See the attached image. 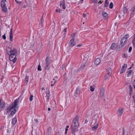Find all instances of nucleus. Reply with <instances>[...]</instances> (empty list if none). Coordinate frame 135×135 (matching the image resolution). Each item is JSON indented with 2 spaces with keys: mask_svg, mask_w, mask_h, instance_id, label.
<instances>
[{
  "mask_svg": "<svg viewBox=\"0 0 135 135\" xmlns=\"http://www.w3.org/2000/svg\"><path fill=\"white\" fill-rule=\"evenodd\" d=\"M19 98L15 100L14 102L11 104L9 106H8L6 108L7 110L6 114L9 112L12 109L15 108L18 105L19 102Z\"/></svg>",
  "mask_w": 135,
  "mask_h": 135,
  "instance_id": "nucleus-1",
  "label": "nucleus"
},
{
  "mask_svg": "<svg viewBox=\"0 0 135 135\" xmlns=\"http://www.w3.org/2000/svg\"><path fill=\"white\" fill-rule=\"evenodd\" d=\"M79 116L76 115L73 120L71 127H79Z\"/></svg>",
  "mask_w": 135,
  "mask_h": 135,
  "instance_id": "nucleus-2",
  "label": "nucleus"
},
{
  "mask_svg": "<svg viewBox=\"0 0 135 135\" xmlns=\"http://www.w3.org/2000/svg\"><path fill=\"white\" fill-rule=\"evenodd\" d=\"M127 41V40L125 38V37H123L120 40V44L118 45L117 47L119 49L122 48Z\"/></svg>",
  "mask_w": 135,
  "mask_h": 135,
  "instance_id": "nucleus-3",
  "label": "nucleus"
},
{
  "mask_svg": "<svg viewBox=\"0 0 135 135\" xmlns=\"http://www.w3.org/2000/svg\"><path fill=\"white\" fill-rule=\"evenodd\" d=\"M1 5L2 11L5 13L7 12V9L6 6V4L4 1H1Z\"/></svg>",
  "mask_w": 135,
  "mask_h": 135,
  "instance_id": "nucleus-4",
  "label": "nucleus"
},
{
  "mask_svg": "<svg viewBox=\"0 0 135 135\" xmlns=\"http://www.w3.org/2000/svg\"><path fill=\"white\" fill-rule=\"evenodd\" d=\"M46 66H45V69H49L50 66V60L49 57H47L46 58Z\"/></svg>",
  "mask_w": 135,
  "mask_h": 135,
  "instance_id": "nucleus-5",
  "label": "nucleus"
},
{
  "mask_svg": "<svg viewBox=\"0 0 135 135\" xmlns=\"http://www.w3.org/2000/svg\"><path fill=\"white\" fill-rule=\"evenodd\" d=\"M93 56L90 54H86L84 56L83 60L85 61H88L90 60Z\"/></svg>",
  "mask_w": 135,
  "mask_h": 135,
  "instance_id": "nucleus-6",
  "label": "nucleus"
},
{
  "mask_svg": "<svg viewBox=\"0 0 135 135\" xmlns=\"http://www.w3.org/2000/svg\"><path fill=\"white\" fill-rule=\"evenodd\" d=\"M8 55H12L13 56H16L17 55V50L16 49H14L12 50H11L8 53Z\"/></svg>",
  "mask_w": 135,
  "mask_h": 135,
  "instance_id": "nucleus-7",
  "label": "nucleus"
},
{
  "mask_svg": "<svg viewBox=\"0 0 135 135\" xmlns=\"http://www.w3.org/2000/svg\"><path fill=\"white\" fill-rule=\"evenodd\" d=\"M112 69L111 68H107V74L105 76V79H108L109 77L110 76L111 74L110 73V72H111Z\"/></svg>",
  "mask_w": 135,
  "mask_h": 135,
  "instance_id": "nucleus-8",
  "label": "nucleus"
},
{
  "mask_svg": "<svg viewBox=\"0 0 135 135\" xmlns=\"http://www.w3.org/2000/svg\"><path fill=\"white\" fill-rule=\"evenodd\" d=\"M9 60L10 61H12L13 63H15L17 60L16 56L15 55H9Z\"/></svg>",
  "mask_w": 135,
  "mask_h": 135,
  "instance_id": "nucleus-9",
  "label": "nucleus"
},
{
  "mask_svg": "<svg viewBox=\"0 0 135 135\" xmlns=\"http://www.w3.org/2000/svg\"><path fill=\"white\" fill-rule=\"evenodd\" d=\"M99 123H96L95 120H93L92 121L91 123L90 126H93V127H98L99 126Z\"/></svg>",
  "mask_w": 135,
  "mask_h": 135,
  "instance_id": "nucleus-10",
  "label": "nucleus"
},
{
  "mask_svg": "<svg viewBox=\"0 0 135 135\" xmlns=\"http://www.w3.org/2000/svg\"><path fill=\"white\" fill-rule=\"evenodd\" d=\"M76 42L74 41V40H71L70 41L69 44V47H72L75 45Z\"/></svg>",
  "mask_w": 135,
  "mask_h": 135,
  "instance_id": "nucleus-11",
  "label": "nucleus"
},
{
  "mask_svg": "<svg viewBox=\"0 0 135 135\" xmlns=\"http://www.w3.org/2000/svg\"><path fill=\"white\" fill-rule=\"evenodd\" d=\"M127 67V64H124L122 66V69L120 70V73L121 74L124 72L125 71Z\"/></svg>",
  "mask_w": 135,
  "mask_h": 135,
  "instance_id": "nucleus-12",
  "label": "nucleus"
},
{
  "mask_svg": "<svg viewBox=\"0 0 135 135\" xmlns=\"http://www.w3.org/2000/svg\"><path fill=\"white\" fill-rule=\"evenodd\" d=\"M124 112V109L122 108H119L118 110L117 113L119 116H120Z\"/></svg>",
  "mask_w": 135,
  "mask_h": 135,
  "instance_id": "nucleus-13",
  "label": "nucleus"
},
{
  "mask_svg": "<svg viewBox=\"0 0 135 135\" xmlns=\"http://www.w3.org/2000/svg\"><path fill=\"white\" fill-rule=\"evenodd\" d=\"M101 60L99 58H98L95 60L94 64L96 66L98 65L100 63Z\"/></svg>",
  "mask_w": 135,
  "mask_h": 135,
  "instance_id": "nucleus-14",
  "label": "nucleus"
},
{
  "mask_svg": "<svg viewBox=\"0 0 135 135\" xmlns=\"http://www.w3.org/2000/svg\"><path fill=\"white\" fill-rule=\"evenodd\" d=\"M9 34L10 40L12 42L13 41V36L12 35V28H11L10 29V31L9 33Z\"/></svg>",
  "mask_w": 135,
  "mask_h": 135,
  "instance_id": "nucleus-15",
  "label": "nucleus"
},
{
  "mask_svg": "<svg viewBox=\"0 0 135 135\" xmlns=\"http://www.w3.org/2000/svg\"><path fill=\"white\" fill-rule=\"evenodd\" d=\"M61 6H62V7L63 9H65V0H63L62 1H61L60 6L61 7Z\"/></svg>",
  "mask_w": 135,
  "mask_h": 135,
  "instance_id": "nucleus-16",
  "label": "nucleus"
},
{
  "mask_svg": "<svg viewBox=\"0 0 135 135\" xmlns=\"http://www.w3.org/2000/svg\"><path fill=\"white\" fill-rule=\"evenodd\" d=\"M42 45H41V44L37 46V51L39 52H40L41 51L42 48Z\"/></svg>",
  "mask_w": 135,
  "mask_h": 135,
  "instance_id": "nucleus-17",
  "label": "nucleus"
},
{
  "mask_svg": "<svg viewBox=\"0 0 135 135\" xmlns=\"http://www.w3.org/2000/svg\"><path fill=\"white\" fill-rule=\"evenodd\" d=\"M87 66L86 63V62L85 63L82 64L80 67V70H83L85 68V67Z\"/></svg>",
  "mask_w": 135,
  "mask_h": 135,
  "instance_id": "nucleus-18",
  "label": "nucleus"
},
{
  "mask_svg": "<svg viewBox=\"0 0 135 135\" xmlns=\"http://www.w3.org/2000/svg\"><path fill=\"white\" fill-rule=\"evenodd\" d=\"M100 95L102 97H103L104 95V88L102 87L100 89Z\"/></svg>",
  "mask_w": 135,
  "mask_h": 135,
  "instance_id": "nucleus-19",
  "label": "nucleus"
},
{
  "mask_svg": "<svg viewBox=\"0 0 135 135\" xmlns=\"http://www.w3.org/2000/svg\"><path fill=\"white\" fill-rule=\"evenodd\" d=\"M72 133V134L74 133L75 132L77 131L78 130L77 127H72L71 128Z\"/></svg>",
  "mask_w": 135,
  "mask_h": 135,
  "instance_id": "nucleus-20",
  "label": "nucleus"
},
{
  "mask_svg": "<svg viewBox=\"0 0 135 135\" xmlns=\"http://www.w3.org/2000/svg\"><path fill=\"white\" fill-rule=\"evenodd\" d=\"M91 99H93V100H94L95 101H96L98 100V97L97 95H92L91 96Z\"/></svg>",
  "mask_w": 135,
  "mask_h": 135,
  "instance_id": "nucleus-21",
  "label": "nucleus"
},
{
  "mask_svg": "<svg viewBox=\"0 0 135 135\" xmlns=\"http://www.w3.org/2000/svg\"><path fill=\"white\" fill-rule=\"evenodd\" d=\"M91 119V118H89V117H87L86 119L84 121L83 120V121L82 122L83 123H86L88 121L90 120Z\"/></svg>",
  "mask_w": 135,
  "mask_h": 135,
  "instance_id": "nucleus-22",
  "label": "nucleus"
},
{
  "mask_svg": "<svg viewBox=\"0 0 135 135\" xmlns=\"http://www.w3.org/2000/svg\"><path fill=\"white\" fill-rule=\"evenodd\" d=\"M80 89L79 88H77L75 93V95H76V96H77V95L79 94H80Z\"/></svg>",
  "mask_w": 135,
  "mask_h": 135,
  "instance_id": "nucleus-23",
  "label": "nucleus"
},
{
  "mask_svg": "<svg viewBox=\"0 0 135 135\" xmlns=\"http://www.w3.org/2000/svg\"><path fill=\"white\" fill-rule=\"evenodd\" d=\"M36 44L38 45H40V44L42 45V42L41 39H39L36 41Z\"/></svg>",
  "mask_w": 135,
  "mask_h": 135,
  "instance_id": "nucleus-24",
  "label": "nucleus"
},
{
  "mask_svg": "<svg viewBox=\"0 0 135 135\" xmlns=\"http://www.w3.org/2000/svg\"><path fill=\"white\" fill-rule=\"evenodd\" d=\"M116 44L115 43L113 44L110 47V49L112 50L115 49L116 48Z\"/></svg>",
  "mask_w": 135,
  "mask_h": 135,
  "instance_id": "nucleus-25",
  "label": "nucleus"
},
{
  "mask_svg": "<svg viewBox=\"0 0 135 135\" xmlns=\"http://www.w3.org/2000/svg\"><path fill=\"white\" fill-rule=\"evenodd\" d=\"M132 70H129L128 71H127L126 72V73L127 74V76L129 77L132 74Z\"/></svg>",
  "mask_w": 135,
  "mask_h": 135,
  "instance_id": "nucleus-26",
  "label": "nucleus"
},
{
  "mask_svg": "<svg viewBox=\"0 0 135 135\" xmlns=\"http://www.w3.org/2000/svg\"><path fill=\"white\" fill-rule=\"evenodd\" d=\"M46 96H47V99L49 100V99L50 96V92L49 90H47L46 92Z\"/></svg>",
  "mask_w": 135,
  "mask_h": 135,
  "instance_id": "nucleus-27",
  "label": "nucleus"
},
{
  "mask_svg": "<svg viewBox=\"0 0 135 135\" xmlns=\"http://www.w3.org/2000/svg\"><path fill=\"white\" fill-rule=\"evenodd\" d=\"M17 119L15 117L13 118L12 120V124H15L17 122Z\"/></svg>",
  "mask_w": 135,
  "mask_h": 135,
  "instance_id": "nucleus-28",
  "label": "nucleus"
},
{
  "mask_svg": "<svg viewBox=\"0 0 135 135\" xmlns=\"http://www.w3.org/2000/svg\"><path fill=\"white\" fill-rule=\"evenodd\" d=\"M17 111V109L15 108L11 112L10 115L12 116Z\"/></svg>",
  "mask_w": 135,
  "mask_h": 135,
  "instance_id": "nucleus-29",
  "label": "nucleus"
},
{
  "mask_svg": "<svg viewBox=\"0 0 135 135\" xmlns=\"http://www.w3.org/2000/svg\"><path fill=\"white\" fill-rule=\"evenodd\" d=\"M67 29V27H66L63 30V31L62 32V33L64 35V36L63 37V38H64L65 36L66 33V29Z\"/></svg>",
  "mask_w": 135,
  "mask_h": 135,
  "instance_id": "nucleus-30",
  "label": "nucleus"
},
{
  "mask_svg": "<svg viewBox=\"0 0 135 135\" xmlns=\"http://www.w3.org/2000/svg\"><path fill=\"white\" fill-rule=\"evenodd\" d=\"M5 103L4 102H2L0 104V108H3L5 107Z\"/></svg>",
  "mask_w": 135,
  "mask_h": 135,
  "instance_id": "nucleus-31",
  "label": "nucleus"
},
{
  "mask_svg": "<svg viewBox=\"0 0 135 135\" xmlns=\"http://www.w3.org/2000/svg\"><path fill=\"white\" fill-rule=\"evenodd\" d=\"M76 36V33H73L71 35V36L72 37V38L71 40H74V39Z\"/></svg>",
  "mask_w": 135,
  "mask_h": 135,
  "instance_id": "nucleus-32",
  "label": "nucleus"
},
{
  "mask_svg": "<svg viewBox=\"0 0 135 135\" xmlns=\"http://www.w3.org/2000/svg\"><path fill=\"white\" fill-rule=\"evenodd\" d=\"M102 15L103 17H106L108 16V14L105 12H103L102 13Z\"/></svg>",
  "mask_w": 135,
  "mask_h": 135,
  "instance_id": "nucleus-33",
  "label": "nucleus"
},
{
  "mask_svg": "<svg viewBox=\"0 0 135 135\" xmlns=\"http://www.w3.org/2000/svg\"><path fill=\"white\" fill-rule=\"evenodd\" d=\"M127 11V9L126 7H124L123 9V13L124 14H125Z\"/></svg>",
  "mask_w": 135,
  "mask_h": 135,
  "instance_id": "nucleus-34",
  "label": "nucleus"
},
{
  "mask_svg": "<svg viewBox=\"0 0 135 135\" xmlns=\"http://www.w3.org/2000/svg\"><path fill=\"white\" fill-rule=\"evenodd\" d=\"M16 2L19 4H21L22 3V0H15Z\"/></svg>",
  "mask_w": 135,
  "mask_h": 135,
  "instance_id": "nucleus-35",
  "label": "nucleus"
},
{
  "mask_svg": "<svg viewBox=\"0 0 135 135\" xmlns=\"http://www.w3.org/2000/svg\"><path fill=\"white\" fill-rule=\"evenodd\" d=\"M29 79V77L28 76H26L25 79V81L26 83H27L28 82V81Z\"/></svg>",
  "mask_w": 135,
  "mask_h": 135,
  "instance_id": "nucleus-36",
  "label": "nucleus"
},
{
  "mask_svg": "<svg viewBox=\"0 0 135 135\" xmlns=\"http://www.w3.org/2000/svg\"><path fill=\"white\" fill-rule=\"evenodd\" d=\"M131 10L133 13H135V5L133 7Z\"/></svg>",
  "mask_w": 135,
  "mask_h": 135,
  "instance_id": "nucleus-37",
  "label": "nucleus"
},
{
  "mask_svg": "<svg viewBox=\"0 0 135 135\" xmlns=\"http://www.w3.org/2000/svg\"><path fill=\"white\" fill-rule=\"evenodd\" d=\"M44 31L43 30H41V32L39 33V34L40 36H41L42 35V33L44 32Z\"/></svg>",
  "mask_w": 135,
  "mask_h": 135,
  "instance_id": "nucleus-38",
  "label": "nucleus"
},
{
  "mask_svg": "<svg viewBox=\"0 0 135 135\" xmlns=\"http://www.w3.org/2000/svg\"><path fill=\"white\" fill-rule=\"evenodd\" d=\"M90 90L92 91L93 92L94 91V88L92 86H91L90 87Z\"/></svg>",
  "mask_w": 135,
  "mask_h": 135,
  "instance_id": "nucleus-39",
  "label": "nucleus"
},
{
  "mask_svg": "<svg viewBox=\"0 0 135 135\" xmlns=\"http://www.w3.org/2000/svg\"><path fill=\"white\" fill-rule=\"evenodd\" d=\"M33 96L32 95H31L30 96V97L29 98V100L30 101H31L33 100Z\"/></svg>",
  "mask_w": 135,
  "mask_h": 135,
  "instance_id": "nucleus-40",
  "label": "nucleus"
},
{
  "mask_svg": "<svg viewBox=\"0 0 135 135\" xmlns=\"http://www.w3.org/2000/svg\"><path fill=\"white\" fill-rule=\"evenodd\" d=\"M113 7V3H111L110 4L109 7L110 8H112Z\"/></svg>",
  "mask_w": 135,
  "mask_h": 135,
  "instance_id": "nucleus-41",
  "label": "nucleus"
},
{
  "mask_svg": "<svg viewBox=\"0 0 135 135\" xmlns=\"http://www.w3.org/2000/svg\"><path fill=\"white\" fill-rule=\"evenodd\" d=\"M51 127H49V128H48L47 129V131L48 132H49V133L51 132Z\"/></svg>",
  "mask_w": 135,
  "mask_h": 135,
  "instance_id": "nucleus-42",
  "label": "nucleus"
},
{
  "mask_svg": "<svg viewBox=\"0 0 135 135\" xmlns=\"http://www.w3.org/2000/svg\"><path fill=\"white\" fill-rule=\"evenodd\" d=\"M109 5V3L108 2H105L104 5V7H107Z\"/></svg>",
  "mask_w": 135,
  "mask_h": 135,
  "instance_id": "nucleus-43",
  "label": "nucleus"
},
{
  "mask_svg": "<svg viewBox=\"0 0 135 135\" xmlns=\"http://www.w3.org/2000/svg\"><path fill=\"white\" fill-rule=\"evenodd\" d=\"M41 66L40 65H39L38 66V70L39 71H41Z\"/></svg>",
  "mask_w": 135,
  "mask_h": 135,
  "instance_id": "nucleus-44",
  "label": "nucleus"
},
{
  "mask_svg": "<svg viewBox=\"0 0 135 135\" xmlns=\"http://www.w3.org/2000/svg\"><path fill=\"white\" fill-rule=\"evenodd\" d=\"M124 37H125V38L127 39L129 37V35L128 34H127L125 35Z\"/></svg>",
  "mask_w": 135,
  "mask_h": 135,
  "instance_id": "nucleus-45",
  "label": "nucleus"
},
{
  "mask_svg": "<svg viewBox=\"0 0 135 135\" xmlns=\"http://www.w3.org/2000/svg\"><path fill=\"white\" fill-rule=\"evenodd\" d=\"M98 127H92L91 128V129L92 130H94L95 131L97 129Z\"/></svg>",
  "mask_w": 135,
  "mask_h": 135,
  "instance_id": "nucleus-46",
  "label": "nucleus"
},
{
  "mask_svg": "<svg viewBox=\"0 0 135 135\" xmlns=\"http://www.w3.org/2000/svg\"><path fill=\"white\" fill-rule=\"evenodd\" d=\"M43 22H44V20L42 18L41 19V24H42V25H43Z\"/></svg>",
  "mask_w": 135,
  "mask_h": 135,
  "instance_id": "nucleus-47",
  "label": "nucleus"
},
{
  "mask_svg": "<svg viewBox=\"0 0 135 135\" xmlns=\"http://www.w3.org/2000/svg\"><path fill=\"white\" fill-rule=\"evenodd\" d=\"M6 34L5 33L4 34V35L2 36V38H3V39L4 40H5L6 38V36H5Z\"/></svg>",
  "mask_w": 135,
  "mask_h": 135,
  "instance_id": "nucleus-48",
  "label": "nucleus"
},
{
  "mask_svg": "<svg viewBox=\"0 0 135 135\" xmlns=\"http://www.w3.org/2000/svg\"><path fill=\"white\" fill-rule=\"evenodd\" d=\"M132 50V47H129V50H128V52H131Z\"/></svg>",
  "mask_w": 135,
  "mask_h": 135,
  "instance_id": "nucleus-49",
  "label": "nucleus"
},
{
  "mask_svg": "<svg viewBox=\"0 0 135 135\" xmlns=\"http://www.w3.org/2000/svg\"><path fill=\"white\" fill-rule=\"evenodd\" d=\"M129 89L130 90V91H132V87L131 85H129Z\"/></svg>",
  "mask_w": 135,
  "mask_h": 135,
  "instance_id": "nucleus-50",
  "label": "nucleus"
},
{
  "mask_svg": "<svg viewBox=\"0 0 135 135\" xmlns=\"http://www.w3.org/2000/svg\"><path fill=\"white\" fill-rule=\"evenodd\" d=\"M34 121H35V122H36V123H39L38 122V120L37 119H35L34 120Z\"/></svg>",
  "mask_w": 135,
  "mask_h": 135,
  "instance_id": "nucleus-51",
  "label": "nucleus"
},
{
  "mask_svg": "<svg viewBox=\"0 0 135 135\" xmlns=\"http://www.w3.org/2000/svg\"><path fill=\"white\" fill-rule=\"evenodd\" d=\"M135 41V38H133V39L132 40V42L133 45H134V44H135V43H134Z\"/></svg>",
  "mask_w": 135,
  "mask_h": 135,
  "instance_id": "nucleus-52",
  "label": "nucleus"
},
{
  "mask_svg": "<svg viewBox=\"0 0 135 135\" xmlns=\"http://www.w3.org/2000/svg\"><path fill=\"white\" fill-rule=\"evenodd\" d=\"M56 11L57 12L60 13L61 12V11L59 9H56Z\"/></svg>",
  "mask_w": 135,
  "mask_h": 135,
  "instance_id": "nucleus-53",
  "label": "nucleus"
},
{
  "mask_svg": "<svg viewBox=\"0 0 135 135\" xmlns=\"http://www.w3.org/2000/svg\"><path fill=\"white\" fill-rule=\"evenodd\" d=\"M11 131V129H8L7 130V132L8 133L10 132Z\"/></svg>",
  "mask_w": 135,
  "mask_h": 135,
  "instance_id": "nucleus-54",
  "label": "nucleus"
},
{
  "mask_svg": "<svg viewBox=\"0 0 135 135\" xmlns=\"http://www.w3.org/2000/svg\"><path fill=\"white\" fill-rule=\"evenodd\" d=\"M56 82V81H54V84H52L51 85V86H53L54 85V84H55V83Z\"/></svg>",
  "mask_w": 135,
  "mask_h": 135,
  "instance_id": "nucleus-55",
  "label": "nucleus"
},
{
  "mask_svg": "<svg viewBox=\"0 0 135 135\" xmlns=\"http://www.w3.org/2000/svg\"><path fill=\"white\" fill-rule=\"evenodd\" d=\"M98 0H93V2L94 3H97V1Z\"/></svg>",
  "mask_w": 135,
  "mask_h": 135,
  "instance_id": "nucleus-56",
  "label": "nucleus"
},
{
  "mask_svg": "<svg viewBox=\"0 0 135 135\" xmlns=\"http://www.w3.org/2000/svg\"><path fill=\"white\" fill-rule=\"evenodd\" d=\"M86 16V14H85L84 13L83 14V16L84 17H85Z\"/></svg>",
  "mask_w": 135,
  "mask_h": 135,
  "instance_id": "nucleus-57",
  "label": "nucleus"
},
{
  "mask_svg": "<svg viewBox=\"0 0 135 135\" xmlns=\"http://www.w3.org/2000/svg\"><path fill=\"white\" fill-rule=\"evenodd\" d=\"M122 13H121L120 15H119V18H120V17H122Z\"/></svg>",
  "mask_w": 135,
  "mask_h": 135,
  "instance_id": "nucleus-58",
  "label": "nucleus"
},
{
  "mask_svg": "<svg viewBox=\"0 0 135 135\" xmlns=\"http://www.w3.org/2000/svg\"><path fill=\"white\" fill-rule=\"evenodd\" d=\"M133 98L134 101H135V93H134V95L133 97Z\"/></svg>",
  "mask_w": 135,
  "mask_h": 135,
  "instance_id": "nucleus-59",
  "label": "nucleus"
},
{
  "mask_svg": "<svg viewBox=\"0 0 135 135\" xmlns=\"http://www.w3.org/2000/svg\"><path fill=\"white\" fill-rule=\"evenodd\" d=\"M67 128H65V131H67L68 130V128L69 127H66Z\"/></svg>",
  "mask_w": 135,
  "mask_h": 135,
  "instance_id": "nucleus-60",
  "label": "nucleus"
},
{
  "mask_svg": "<svg viewBox=\"0 0 135 135\" xmlns=\"http://www.w3.org/2000/svg\"><path fill=\"white\" fill-rule=\"evenodd\" d=\"M124 133V128H123V134Z\"/></svg>",
  "mask_w": 135,
  "mask_h": 135,
  "instance_id": "nucleus-61",
  "label": "nucleus"
},
{
  "mask_svg": "<svg viewBox=\"0 0 135 135\" xmlns=\"http://www.w3.org/2000/svg\"><path fill=\"white\" fill-rule=\"evenodd\" d=\"M81 45V44H79L77 46V47L80 46Z\"/></svg>",
  "mask_w": 135,
  "mask_h": 135,
  "instance_id": "nucleus-62",
  "label": "nucleus"
},
{
  "mask_svg": "<svg viewBox=\"0 0 135 135\" xmlns=\"http://www.w3.org/2000/svg\"><path fill=\"white\" fill-rule=\"evenodd\" d=\"M50 110H51V109L50 108H48V110L49 111H50Z\"/></svg>",
  "mask_w": 135,
  "mask_h": 135,
  "instance_id": "nucleus-63",
  "label": "nucleus"
},
{
  "mask_svg": "<svg viewBox=\"0 0 135 135\" xmlns=\"http://www.w3.org/2000/svg\"><path fill=\"white\" fill-rule=\"evenodd\" d=\"M9 66V65H7V64L6 65V68H8V66Z\"/></svg>",
  "mask_w": 135,
  "mask_h": 135,
  "instance_id": "nucleus-64",
  "label": "nucleus"
}]
</instances>
